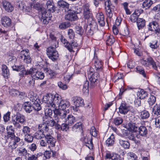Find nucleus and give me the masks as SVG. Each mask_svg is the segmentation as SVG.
Masks as SVG:
<instances>
[{
    "mask_svg": "<svg viewBox=\"0 0 160 160\" xmlns=\"http://www.w3.org/2000/svg\"><path fill=\"white\" fill-rule=\"evenodd\" d=\"M43 101L52 107H58L62 110L69 107L70 103L68 101L62 100L61 96L57 93L55 94H47L43 98Z\"/></svg>",
    "mask_w": 160,
    "mask_h": 160,
    "instance_id": "f257e3e1",
    "label": "nucleus"
},
{
    "mask_svg": "<svg viewBox=\"0 0 160 160\" xmlns=\"http://www.w3.org/2000/svg\"><path fill=\"white\" fill-rule=\"evenodd\" d=\"M34 9L38 10L41 12L39 17L41 19V22L44 24H47L48 23V21L50 19V13H48L46 11V10L43 8L42 4H40L39 3H33L32 5Z\"/></svg>",
    "mask_w": 160,
    "mask_h": 160,
    "instance_id": "f03ea898",
    "label": "nucleus"
},
{
    "mask_svg": "<svg viewBox=\"0 0 160 160\" xmlns=\"http://www.w3.org/2000/svg\"><path fill=\"white\" fill-rule=\"evenodd\" d=\"M38 128L39 131L37 132L35 134L34 136L37 139H41L45 137L48 134L47 132L49 130L48 126L45 124H40L38 125Z\"/></svg>",
    "mask_w": 160,
    "mask_h": 160,
    "instance_id": "7ed1b4c3",
    "label": "nucleus"
},
{
    "mask_svg": "<svg viewBox=\"0 0 160 160\" xmlns=\"http://www.w3.org/2000/svg\"><path fill=\"white\" fill-rule=\"evenodd\" d=\"M58 45H55L54 46H51L47 49V54L49 58L52 61H55L58 58L59 55L56 48L58 47Z\"/></svg>",
    "mask_w": 160,
    "mask_h": 160,
    "instance_id": "20e7f679",
    "label": "nucleus"
},
{
    "mask_svg": "<svg viewBox=\"0 0 160 160\" xmlns=\"http://www.w3.org/2000/svg\"><path fill=\"white\" fill-rule=\"evenodd\" d=\"M88 77L90 81V87L93 88L95 87L98 81L99 75L97 72L93 73L92 71L91 70L88 71Z\"/></svg>",
    "mask_w": 160,
    "mask_h": 160,
    "instance_id": "39448f33",
    "label": "nucleus"
},
{
    "mask_svg": "<svg viewBox=\"0 0 160 160\" xmlns=\"http://www.w3.org/2000/svg\"><path fill=\"white\" fill-rule=\"evenodd\" d=\"M27 75L31 74L32 78L34 79H42L44 77V73L38 71L35 68H31L26 72Z\"/></svg>",
    "mask_w": 160,
    "mask_h": 160,
    "instance_id": "423d86ee",
    "label": "nucleus"
},
{
    "mask_svg": "<svg viewBox=\"0 0 160 160\" xmlns=\"http://www.w3.org/2000/svg\"><path fill=\"white\" fill-rule=\"evenodd\" d=\"M61 41L65 45V46L70 52H75L74 48L78 46V44L74 41H72L70 43L67 42V40L62 36L61 37Z\"/></svg>",
    "mask_w": 160,
    "mask_h": 160,
    "instance_id": "0eeeda50",
    "label": "nucleus"
},
{
    "mask_svg": "<svg viewBox=\"0 0 160 160\" xmlns=\"http://www.w3.org/2000/svg\"><path fill=\"white\" fill-rule=\"evenodd\" d=\"M119 111L121 114L125 115L129 111L134 112L135 111L132 106H129L126 103H122L119 108Z\"/></svg>",
    "mask_w": 160,
    "mask_h": 160,
    "instance_id": "6e6552de",
    "label": "nucleus"
},
{
    "mask_svg": "<svg viewBox=\"0 0 160 160\" xmlns=\"http://www.w3.org/2000/svg\"><path fill=\"white\" fill-rule=\"evenodd\" d=\"M83 16L85 22L88 24H92L96 27V23L94 20L92 12L83 13Z\"/></svg>",
    "mask_w": 160,
    "mask_h": 160,
    "instance_id": "1a4fd4ad",
    "label": "nucleus"
},
{
    "mask_svg": "<svg viewBox=\"0 0 160 160\" xmlns=\"http://www.w3.org/2000/svg\"><path fill=\"white\" fill-rule=\"evenodd\" d=\"M21 58L27 64L31 63L32 59L28 49L22 51L20 53Z\"/></svg>",
    "mask_w": 160,
    "mask_h": 160,
    "instance_id": "9d476101",
    "label": "nucleus"
},
{
    "mask_svg": "<svg viewBox=\"0 0 160 160\" xmlns=\"http://www.w3.org/2000/svg\"><path fill=\"white\" fill-rule=\"evenodd\" d=\"M1 21L2 25L4 27L8 28L11 26L12 22L11 20L8 17L6 16L2 17Z\"/></svg>",
    "mask_w": 160,
    "mask_h": 160,
    "instance_id": "9b49d317",
    "label": "nucleus"
},
{
    "mask_svg": "<svg viewBox=\"0 0 160 160\" xmlns=\"http://www.w3.org/2000/svg\"><path fill=\"white\" fill-rule=\"evenodd\" d=\"M46 139L47 142L49 144L48 147L51 149V147H53L55 145V143L56 142V139L50 135V134L48 133L46 136Z\"/></svg>",
    "mask_w": 160,
    "mask_h": 160,
    "instance_id": "f8f14e48",
    "label": "nucleus"
},
{
    "mask_svg": "<svg viewBox=\"0 0 160 160\" xmlns=\"http://www.w3.org/2000/svg\"><path fill=\"white\" fill-rule=\"evenodd\" d=\"M95 69L97 72L102 71L103 69V62L99 59L94 58Z\"/></svg>",
    "mask_w": 160,
    "mask_h": 160,
    "instance_id": "ddd939ff",
    "label": "nucleus"
},
{
    "mask_svg": "<svg viewBox=\"0 0 160 160\" xmlns=\"http://www.w3.org/2000/svg\"><path fill=\"white\" fill-rule=\"evenodd\" d=\"M3 8L8 12H11L13 10V7L8 2L4 0L2 2Z\"/></svg>",
    "mask_w": 160,
    "mask_h": 160,
    "instance_id": "4468645a",
    "label": "nucleus"
},
{
    "mask_svg": "<svg viewBox=\"0 0 160 160\" xmlns=\"http://www.w3.org/2000/svg\"><path fill=\"white\" fill-rule=\"evenodd\" d=\"M143 11L142 10H136L130 16V20L132 22H137L138 17L141 12Z\"/></svg>",
    "mask_w": 160,
    "mask_h": 160,
    "instance_id": "2eb2a0df",
    "label": "nucleus"
},
{
    "mask_svg": "<svg viewBox=\"0 0 160 160\" xmlns=\"http://www.w3.org/2000/svg\"><path fill=\"white\" fill-rule=\"evenodd\" d=\"M74 103L76 107H82L84 105L83 100L80 97H73Z\"/></svg>",
    "mask_w": 160,
    "mask_h": 160,
    "instance_id": "dca6fc26",
    "label": "nucleus"
},
{
    "mask_svg": "<svg viewBox=\"0 0 160 160\" xmlns=\"http://www.w3.org/2000/svg\"><path fill=\"white\" fill-rule=\"evenodd\" d=\"M14 118H13L12 120H14L16 121V122L23 123L25 121V118L24 115L19 113H17V114L14 116Z\"/></svg>",
    "mask_w": 160,
    "mask_h": 160,
    "instance_id": "f3484780",
    "label": "nucleus"
},
{
    "mask_svg": "<svg viewBox=\"0 0 160 160\" xmlns=\"http://www.w3.org/2000/svg\"><path fill=\"white\" fill-rule=\"evenodd\" d=\"M96 17L100 26H104L105 24V22L103 14L102 12L98 13L96 14Z\"/></svg>",
    "mask_w": 160,
    "mask_h": 160,
    "instance_id": "a211bd4d",
    "label": "nucleus"
},
{
    "mask_svg": "<svg viewBox=\"0 0 160 160\" xmlns=\"http://www.w3.org/2000/svg\"><path fill=\"white\" fill-rule=\"evenodd\" d=\"M2 74L4 78H8L10 75V73L7 66L5 64L2 66Z\"/></svg>",
    "mask_w": 160,
    "mask_h": 160,
    "instance_id": "6ab92c4d",
    "label": "nucleus"
},
{
    "mask_svg": "<svg viewBox=\"0 0 160 160\" xmlns=\"http://www.w3.org/2000/svg\"><path fill=\"white\" fill-rule=\"evenodd\" d=\"M65 18L66 20L71 21H76L78 18L77 15L72 12H69L66 14L65 16Z\"/></svg>",
    "mask_w": 160,
    "mask_h": 160,
    "instance_id": "aec40b11",
    "label": "nucleus"
},
{
    "mask_svg": "<svg viewBox=\"0 0 160 160\" xmlns=\"http://www.w3.org/2000/svg\"><path fill=\"white\" fill-rule=\"evenodd\" d=\"M159 26L158 23L156 22L152 21L148 25V29L150 31H155L156 32Z\"/></svg>",
    "mask_w": 160,
    "mask_h": 160,
    "instance_id": "412c9836",
    "label": "nucleus"
},
{
    "mask_svg": "<svg viewBox=\"0 0 160 160\" xmlns=\"http://www.w3.org/2000/svg\"><path fill=\"white\" fill-rule=\"evenodd\" d=\"M6 130H7V136L9 137L12 138L14 137V128L12 125L7 126Z\"/></svg>",
    "mask_w": 160,
    "mask_h": 160,
    "instance_id": "4be33fe9",
    "label": "nucleus"
},
{
    "mask_svg": "<svg viewBox=\"0 0 160 160\" xmlns=\"http://www.w3.org/2000/svg\"><path fill=\"white\" fill-rule=\"evenodd\" d=\"M90 27L88 26L87 27V28L86 29V32L87 33V34L88 35H92L93 34L94 30L95 29H97V26L96 24V27L95 26H94L92 24H89Z\"/></svg>",
    "mask_w": 160,
    "mask_h": 160,
    "instance_id": "5701e85b",
    "label": "nucleus"
},
{
    "mask_svg": "<svg viewBox=\"0 0 160 160\" xmlns=\"http://www.w3.org/2000/svg\"><path fill=\"white\" fill-rule=\"evenodd\" d=\"M148 60L150 65L152 66L153 69L156 70H158V68H160V64L158 62H155L152 58H150Z\"/></svg>",
    "mask_w": 160,
    "mask_h": 160,
    "instance_id": "b1692460",
    "label": "nucleus"
},
{
    "mask_svg": "<svg viewBox=\"0 0 160 160\" xmlns=\"http://www.w3.org/2000/svg\"><path fill=\"white\" fill-rule=\"evenodd\" d=\"M146 21L142 18H138L137 22V27L139 29L143 28L145 26Z\"/></svg>",
    "mask_w": 160,
    "mask_h": 160,
    "instance_id": "393cba45",
    "label": "nucleus"
},
{
    "mask_svg": "<svg viewBox=\"0 0 160 160\" xmlns=\"http://www.w3.org/2000/svg\"><path fill=\"white\" fill-rule=\"evenodd\" d=\"M66 122L68 123L70 126L72 125L76 121L75 118L72 115H68L66 119H65Z\"/></svg>",
    "mask_w": 160,
    "mask_h": 160,
    "instance_id": "a878e982",
    "label": "nucleus"
},
{
    "mask_svg": "<svg viewBox=\"0 0 160 160\" xmlns=\"http://www.w3.org/2000/svg\"><path fill=\"white\" fill-rule=\"evenodd\" d=\"M47 9L50 12H54L55 11V8L52 2L48 1L46 3Z\"/></svg>",
    "mask_w": 160,
    "mask_h": 160,
    "instance_id": "bb28decb",
    "label": "nucleus"
},
{
    "mask_svg": "<svg viewBox=\"0 0 160 160\" xmlns=\"http://www.w3.org/2000/svg\"><path fill=\"white\" fill-rule=\"evenodd\" d=\"M39 102L38 101L35 99L31 101L33 109H34L35 110L37 111H38L41 109V107Z\"/></svg>",
    "mask_w": 160,
    "mask_h": 160,
    "instance_id": "cd10ccee",
    "label": "nucleus"
},
{
    "mask_svg": "<svg viewBox=\"0 0 160 160\" xmlns=\"http://www.w3.org/2000/svg\"><path fill=\"white\" fill-rule=\"evenodd\" d=\"M24 108L26 112L28 113H30L33 109L31 101L30 102H27L24 103Z\"/></svg>",
    "mask_w": 160,
    "mask_h": 160,
    "instance_id": "c85d7f7f",
    "label": "nucleus"
},
{
    "mask_svg": "<svg viewBox=\"0 0 160 160\" xmlns=\"http://www.w3.org/2000/svg\"><path fill=\"white\" fill-rule=\"evenodd\" d=\"M109 2H105V5L106 6L107 4H108L107 6L105 7L106 9V14L107 17L110 18H111L112 16V11L110 8Z\"/></svg>",
    "mask_w": 160,
    "mask_h": 160,
    "instance_id": "c756f323",
    "label": "nucleus"
},
{
    "mask_svg": "<svg viewBox=\"0 0 160 160\" xmlns=\"http://www.w3.org/2000/svg\"><path fill=\"white\" fill-rule=\"evenodd\" d=\"M119 143L120 145L125 149H128L130 146L129 143L127 141L124 140L122 139H119Z\"/></svg>",
    "mask_w": 160,
    "mask_h": 160,
    "instance_id": "7c9ffc66",
    "label": "nucleus"
},
{
    "mask_svg": "<svg viewBox=\"0 0 160 160\" xmlns=\"http://www.w3.org/2000/svg\"><path fill=\"white\" fill-rule=\"evenodd\" d=\"M114 142V135L112 134L110 137L108 138L106 141L107 146L108 147L111 146Z\"/></svg>",
    "mask_w": 160,
    "mask_h": 160,
    "instance_id": "2f4dec72",
    "label": "nucleus"
},
{
    "mask_svg": "<svg viewBox=\"0 0 160 160\" xmlns=\"http://www.w3.org/2000/svg\"><path fill=\"white\" fill-rule=\"evenodd\" d=\"M152 3L153 2L151 0H145L142 3V8L146 9H149Z\"/></svg>",
    "mask_w": 160,
    "mask_h": 160,
    "instance_id": "473e14b6",
    "label": "nucleus"
},
{
    "mask_svg": "<svg viewBox=\"0 0 160 160\" xmlns=\"http://www.w3.org/2000/svg\"><path fill=\"white\" fill-rule=\"evenodd\" d=\"M139 134L142 136H145L147 133V130L146 127L142 126L138 128Z\"/></svg>",
    "mask_w": 160,
    "mask_h": 160,
    "instance_id": "72a5a7b5",
    "label": "nucleus"
},
{
    "mask_svg": "<svg viewBox=\"0 0 160 160\" xmlns=\"http://www.w3.org/2000/svg\"><path fill=\"white\" fill-rule=\"evenodd\" d=\"M149 116V112L146 110H143L140 113V117L142 119L148 118Z\"/></svg>",
    "mask_w": 160,
    "mask_h": 160,
    "instance_id": "f704fd0d",
    "label": "nucleus"
},
{
    "mask_svg": "<svg viewBox=\"0 0 160 160\" xmlns=\"http://www.w3.org/2000/svg\"><path fill=\"white\" fill-rule=\"evenodd\" d=\"M72 130L74 132H79L82 130V123L78 122L76 123L72 127Z\"/></svg>",
    "mask_w": 160,
    "mask_h": 160,
    "instance_id": "c9c22d12",
    "label": "nucleus"
},
{
    "mask_svg": "<svg viewBox=\"0 0 160 160\" xmlns=\"http://www.w3.org/2000/svg\"><path fill=\"white\" fill-rule=\"evenodd\" d=\"M58 4L59 6L62 8H68L69 6V4L63 0L59 1L58 2Z\"/></svg>",
    "mask_w": 160,
    "mask_h": 160,
    "instance_id": "e433bc0d",
    "label": "nucleus"
},
{
    "mask_svg": "<svg viewBox=\"0 0 160 160\" xmlns=\"http://www.w3.org/2000/svg\"><path fill=\"white\" fill-rule=\"evenodd\" d=\"M115 39L112 36H110L107 37L106 40V44L108 45H111L113 44Z\"/></svg>",
    "mask_w": 160,
    "mask_h": 160,
    "instance_id": "4c0bfd02",
    "label": "nucleus"
},
{
    "mask_svg": "<svg viewBox=\"0 0 160 160\" xmlns=\"http://www.w3.org/2000/svg\"><path fill=\"white\" fill-rule=\"evenodd\" d=\"M153 112L157 115L160 114V105L156 104L153 108Z\"/></svg>",
    "mask_w": 160,
    "mask_h": 160,
    "instance_id": "58836bf2",
    "label": "nucleus"
},
{
    "mask_svg": "<svg viewBox=\"0 0 160 160\" xmlns=\"http://www.w3.org/2000/svg\"><path fill=\"white\" fill-rule=\"evenodd\" d=\"M31 129L30 128L27 126H23L22 129V134L24 136L30 133Z\"/></svg>",
    "mask_w": 160,
    "mask_h": 160,
    "instance_id": "ea45409f",
    "label": "nucleus"
},
{
    "mask_svg": "<svg viewBox=\"0 0 160 160\" xmlns=\"http://www.w3.org/2000/svg\"><path fill=\"white\" fill-rule=\"evenodd\" d=\"M81 140L84 142L85 143H91L92 141V138L91 137L88 136L87 135L82 137L81 139Z\"/></svg>",
    "mask_w": 160,
    "mask_h": 160,
    "instance_id": "a19ab883",
    "label": "nucleus"
},
{
    "mask_svg": "<svg viewBox=\"0 0 160 160\" xmlns=\"http://www.w3.org/2000/svg\"><path fill=\"white\" fill-rule=\"evenodd\" d=\"M56 121V120L54 121L52 119L50 118V119L48 121H46L45 122V123L42 124H45L47 126H48L52 127L54 126L55 124Z\"/></svg>",
    "mask_w": 160,
    "mask_h": 160,
    "instance_id": "79ce46f5",
    "label": "nucleus"
},
{
    "mask_svg": "<svg viewBox=\"0 0 160 160\" xmlns=\"http://www.w3.org/2000/svg\"><path fill=\"white\" fill-rule=\"evenodd\" d=\"M147 92L144 91L143 90H141L138 93V96L141 99H144L147 96Z\"/></svg>",
    "mask_w": 160,
    "mask_h": 160,
    "instance_id": "37998d69",
    "label": "nucleus"
},
{
    "mask_svg": "<svg viewBox=\"0 0 160 160\" xmlns=\"http://www.w3.org/2000/svg\"><path fill=\"white\" fill-rule=\"evenodd\" d=\"M156 97L153 95H150L148 99V102L150 106L152 105L156 102Z\"/></svg>",
    "mask_w": 160,
    "mask_h": 160,
    "instance_id": "c03bdc74",
    "label": "nucleus"
},
{
    "mask_svg": "<svg viewBox=\"0 0 160 160\" xmlns=\"http://www.w3.org/2000/svg\"><path fill=\"white\" fill-rule=\"evenodd\" d=\"M70 26V24L68 22H63L61 23L59 26V28L62 29H64L69 27Z\"/></svg>",
    "mask_w": 160,
    "mask_h": 160,
    "instance_id": "a18cd8bd",
    "label": "nucleus"
},
{
    "mask_svg": "<svg viewBox=\"0 0 160 160\" xmlns=\"http://www.w3.org/2000/svg\"><path fill=\"white\" fill-rule=\"evenodd\" d=\"M66 112L64 111H62L59 114V116L58 117V118H59V119L58 118L56 119H59V121H61V120L64 119V122H65V119H66Z\"/></svg>",
    "mask_w": 160,
    "mask_h": 160,
    "instance_id": "49530a36",
    "label": "nucleus"
},
{
    "mask_svg": "<svg viewBox=\"0 0 160 160\" xmlns=\"http://www.w3.org/2000/svg\"><path fill=\"white\" fill-rule=\"evenodd\" d=\"M46 103L48 105V107L45 109V113L46 115H47L50 118V116L52 114V111H53V109L52 110L51 108H49L50 107H51V108H52L51 106H49L47 103Z\"/></svg>",
    "mask_w": 160,
    "mask_h": 160,
    "instance_id": "de8ad7c7",
    "label": "nucleus"
},
{
    "mask_svg": "<svg viewBox=\"0 0 160 160\" xmlns=\"http://www.w3.org/2000/svg\"><path fill=\"white\" fill-rule=\"evenodd\" d=\"M90 8V6L88 4L84 5L83 7V13L92 12L91 9Z\"/></svg>",
    "mask_w": 160,
    "mask_h": 160,
    "instance_id": "09e8293b",
    "label": "nucleus"
},
{
    "mask_svg": "<svg viewBox=\"0 0 160 160\" xmlns=\"http://www.w3.org/2000/svg\"><path fill=\"white\" fill-rule=\"evenodd\" d=\"M136 69L138 72L140 74L142 75L144 77H146V75L145 73L144 69L142 67L140 66H138L136 68Z\"/></svg>",
    "mask_w": 160,
    "mask_h": 160,
    "instance_id": "8fccbe9b",
    "label": "nucleus"
},
{
    "mask_svg": "<svg viewBox=\"0 0 160 160\" xmlns=\"http://www.w3.org/2000/svg\"><path fill=\"white\" fill-rule=\"evenodd\" d=\"M46 71V73L47 75L50 78H52L56 75V73L53 71L51 69H46L45 70Z\"/></svg>",
    "mask_w": 160,
    "mask_h": 160,
    "instance_id": "3c124183",
    "label": "nucleus"
},
{
    "mask_svg": "<svg viewBox=\"0 0 160 160\" xmlns=\"http://www.w3.org/2000/svg\"><path fill=\"white\" fill-rule=\"evenodd\" d=\"M123 122L122 119L120 117H118L114 118L113 123L116 125H119L121 124Z\"/></svg>",
    "mask_w": 160,
    "mask_h": 160,
    "instance_id": "603ef678",
    "label": "nucleus"
},
{
    "mask_svg": "<svg viewBox=\"0 0 160 160\" xmlns=\"http://www.w3.org/2000/svg\"><path fill=\"white\" fill-rule=\"evenodd\" d=\"M24 137L25 141L28 142H31L33 140V137L30 133L25 135Z\"/></svg>",
    "mask_w": 160,
    "mask_h": 160,
    "instance_id": "864d4df0",
    "label": "nucleus"
},
{
    "mask_svg": "<svg viewBox=\"0 0 160 160\" xmlns=\"http://www.w3.org/2000/svg\"><path fill=\"white\" fill-rule=\"evenodd\" d=\"M150 57H149L146 59H143L141 60V64L145 66L148 67L150 65L149 62V59Z\"/></svg>",
    "mask_w": 160,
    "mask_h": 160,
    "instance_id": "5fc2aeb1",
    "label": "nucleus"
},
{
    "mask_svg": "<svg viewBox=\"0 0 160 160\" xmlns=\"http://www.w3.org/2000/svg\"><path fill=\"white\" fill-rule=\"evenodd\" d=\"M68 35L69 38L73 40L75 37V33L72 29H70L68 30Z\"/></svg>",
    "mask_w": 160,
    "mask_h": 160,
    "instance_id": "6e6d98bb",
    "label": "nucleus"
},
{
    "mask_svg": "<svg viewBox=\"0 0 160 160\" xmlns=\"http://www.w3.org/2000/svg\"><path fill=\"white\" fill-rule=\"evenodd\" d=\"M90 132L91 135L94 137L97 136L98 131L96 130L94 127H92L91 128Z\"/></svg>",
    "mask_w": 160,
    "mask_h": 160,
    "instance_id": "4d7b16f0",
    "label": "nucleus"
},
{
    "mask_svg": "<svg viewBox=\"0 0 160 160\" xmlns=\"http://www.w3.org/2000/svg\"><path fill=\"white\" fill-rule=\"evenodd\" d=\"M123 75L122 73L118 72L115 75L114 79H115V82H116L120 79H123Z\"/></svg>",
    "mask_w": 160,
    "mask_h": 160,
    "instance_id": "13d9d810",
    "label": "nucleus"
},
{
    "mask_svg": "<svg viewBox=\"0 0 160 160\" xmlns=\"http://www.w3.org/2000/svg\"><path fill=\"white\" fill-rule=\"evenodd\" d=\"M14 142H13V145H12L11 144L12 143L11 142L10 143V146L12 147V149H15L16 148V142H18L19 141H20V139L19 138L17 137H14Z\"/></svg>",
    "mask_w": 160,
    "mask_h": 160,
    "instance_id": "bf43d9fd",
    "label": "nucleus"
},
{
    "mask_svg": "<svg viewBox=\"0 0 160 160\" xmlns=\"http://www.w3.org/2000/svg\"><path fill=\"white\" fill-rule=\"evenodd\" d=\"M89 87L88 82L87 81L85 82L84 83L83 88L82 89V91L83 92H88V88Z\"/></svg>",
    "mask_w": 160,
    "mask_h": 160,
    "instance_id": "052dcab7",
    "label": "nucleus"
},
{
    "mask_svg": "<svg viewBox=\"0 0 160 160\" xmlns=\"http://www.w3.org/2000/svg\"><path fill=\"white\" fill-rule=\"evenodd\" d=\"M124 7V8L125 11L126 13L128 15H129L131 12L128 8V3L127 2H125L122 4Z\"/></svg>",
    "mask_w": 160,
    "mask_h": 160,
    "instance_id": "680f3d73",
    "label": "nucleus"
},
{
    "mask_svg": "<svg viewBox=\"0 0 160 160\" xmlns=\"http://www.w3.org/2000/svg\"><path fill=\"white\" fill-rule=\"evenodd\" d=\"M58 85L59 88L63 90H65L68 88L66 84L63 83L61 82H58Z\"/></svg>",
    "mask_w": 160,
    "mask_h": 160,
    "instance_id": "e2e57ef3",
    "label": "nucleus"
},
{
    "mask_svg": "<svg viewBox=\"0 0 160 160\" xmlns=\"http://www.w3.org/2000/svg\"><path fill=\"white\" fill-rule=\"evenodd\" d=\"M10 114L11 113L10 112H8L4 115L3 117V119L4 122H7L9 120Z\"/></svg>",
    "mask_w": 160,
    "mask_h": 160,
    "instance_id": "0e129e2a",
    "label": "nucleus"
},
{
    "mask_svg": "<svg viewBox=\"0 0 160 160\" xmlns=\"http://www.w3.org/2000/svg\"><path fill=\"white\" fill-rule=\"evenodd\" d=\"M19 156H23L26 158H28L30 154L28 153L27 151H19L18 152Z\"/></svg>",
    "mask_w": 160,
    "mask_h": 160,
    "instance_id": "69168bd1",
    "label": "nucleus"
},
{
    "mask_svg": "<svg viewBox=\"0 0 160 160\" xmlns=\"http://www.w3.org/2000/svg\"><path fill=\"white\" fill-rule=\"evenodd\" d=\"M76 32L77 33L80 35H82L83 34V30L81 27L76 26L75 27Z\"/></svg>",
    "mask_w": 160,
    "mask_h": 160,
    "instance_id": "338daca9",
    "label": "nucleus"
},
{
    "mask_svg": "<svg viewBox=\"0 0 160 160\" xmlns=\"http://www.w3.org/2000/svg\"><path fill=\"white\" fill-rule=\"evenodd\" d=\"M69 126L70 125L66 122L63 123L61 125V130L63 131H67L69 129Z\"/></svg>",
    "mask_w": 160,
    "mask_h": 160,
    "instance_id": "774afa93",
    "label": "nucleus"
}]
</instances>
